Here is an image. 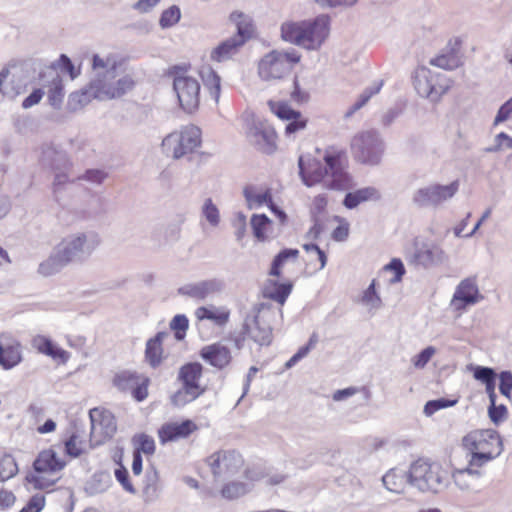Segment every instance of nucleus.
<instances>
[{
    "instance_id": "1",
    "label": "nucleus",
    "mask_w": 512,
    "mask_h": 512,
    "mask_svg": "<svg viewBox=\"0 0 512 512\" xmlns=\"http://www.w3.org/2000/svg\"><path fill=\"white\" fill-rule=\"evenodd\" d=\"M101 239L95 231L76 232L64 237L47 259L38 266L43 277L53 276L69 264H83L99 247Z\"/></svg>"
},
{
    "instance_id": "2",
    "label": "nucleus",
    "mask_w": 512,
    "mask_h": 512,
    "mask_svg": "<svg viewBox=\"0 0 512 512\" xmlns=\"http://www.w3.org/2000/svg\"><path fill=\"white\" fill-rule=\"evenodd\" d=\"M342 152H326L323 160L304 156L298 158L299 176L307 187L323 182L331 190H347L351 187V176L344 164Z\"/></svg>"
},
{
    "instance_id": "3",
    "label": "nucleus",
    "mask_w": 512,
    "mask_h": 512,
    "mask_svg": "<svg viewBox=\"0 0 512 512\" xmlns=\"http://www.w3.org/2000/svg\"><path fill=\"white\" fill-rule=\"evenodd\" d=\"M330 18L319 15L313 20L285 22L281 25L283 40L308 50H317L329 35Z\"/></svg>"
},
{
    "instance_id": "4",
    "label": "nucleus",
    "mask_w": 512,
    "mask_h": 512,
    "mask_svg": "<svg viewBox=\"0 0 512 512\" xmlns=\"http://www.w3.org/2000/svg\"><path fill=\"white\" fill-rule=\"evenodd\" d=\"M462 442L471 454L470 466L481 467L498 457L503 451L500 435L491 429L470 432Z\"/></svg>"
},
{
    "instance_id": "5",
    "label": "nucleus",
    "mask_w": 512,
    "mask_h": 512,
    "mask_svg": "<svg viewBox=\"0 0 512 512\" xmlns=\"http://www.w3.org/2000/svg\"><path fill=\"white\" fill-rule=\"evenodd\" d=\"M39 162L43 168L49 169L54 173L52 183L53 195L57 202L60 201L59 194L69 183L74 182L70 175L72 163L68 154L53 145L44 144L41 147Z\"/></svg>"
},
{
    "instance_id": "6",
    "label": "nucleus",
    "mask_w": 512,
    "mask_h": 512,
    "mask_svg": "<svg viewBox=\"0 0 512 512\" xmlns=\"http://www.w3.org/2000/svg\"><path fill=\"white\" fill-rule=\"evenodd\" d=\"M408 484L420 492L438 493L445 487V472L437 463L424 459L413 462L407 472Z\"/></svg>"
},
{
    "instance_id": "7",
    "label": "nucleus",
    "mask_w": 512,
    "mask_h": 512,
    "mask_svg": "<svg viewBox=\"0 0 512 512\" xmlns=\"http://www.w3.org/2000/svg\"><path fill=\"white\" fill-rule=\"evenodd\" d=\"M300 59L301 55L293 48L288 51L273 50L260 60L258 74L265 81L282 79Z\"/></svg>"
},
{
    "instance_id": "8",
    "label": "nucleus",
    "mask_w": 512,
    "mask_h": 512,
    "mask_svg": "<svg viewBox=\"0 0 512 512\" xmlns=\"http://www.w3.org/2000/svg\"><path fill=\"white\" fill-rule=\"evenodd\" d=\"M201 145V130L195 125L183 127L180 131L168 134L162 140V151L173 159H180L193 153Z\"/></svg>"
},
{
    "instance_id": "9",
    "label": "nucleus",
    "mask_w": 512,
    "mask_h": 512,
    "mask_svg": "<svg viewBox=\"0 0 512 512\" xmlns=\"http://www.w3.org/2000/svg\"><path fill=\"white\" fill-rule=\"evenodd\" d=\"M413 83L419 96L434 103L438 102L451 87V81L445 74L426 67L416 70Z\"/></svg>"
},
{
    "instance_id": "10",
    "label": "nucleus",
    "mask_w": 512,
    "mask_h": 512,
    "mask_svg": "<svg viewBox=\"0 0 512 512\" xmlns=\"http://www.w3.org/2000/svg\"><path fill=\"white\" fill-rule=\"evenodd\" d=\"M383 151V142L376 131L361 132L351 141L352 155L362 164L372 166L379 164Z\"/></svg>"
},
{
    "instance_id": "11",
    "label": "nucleus",
    "mask_w": 512,
    "mask_h": 512,
    "mask_svg": "<svg viewBox=\"0 0 512 512\" xmlns=\"http://www.w3.org/2000/svg\"><path fill=\"white\" fill-rule=\"evenodd\" d=\"M93 78L90 80V88L94 91V97L97 100H109V96H105L106 90L112 88L117 76V63L110 58H101L98 54H94L92 58Z\"/></svg>"
},
{
    "instance_id": "12",
    "label": "nucleus",
    "mask_w": 512,
    "mask_h": 512,
    "mask_svg": "<svg viewBox=\"0 0 512 512\" xmlns=\"http://www.w3.org/2000/svg\"><path fill=\"white\" fill-rule=\"evenodd\" d=\"M459 190V181L447 185L431 184L417 189L412 196V203L418 208H438L452 199Z\"/></svg>"
},
{
    "instance_id": "13",
    "label": "nucleus",
    "mask_w": 512,
    "mask_h": 512,
    "mask_svg": "<svg viewBox=\"0 0 512 512\" xmlns=\"http://www.w3.org/2000/svg\"><path fill=\"white\" fill-rule=\"evenodd\" d=\"M173 89L177 94L180 107L186 113H193L200 104V83L188 75H177L173 80Z\"/></svg>"
},
{
    "instance_id": "14",
    "label": "nucleus",
    "mask_w": 512,
    "mask_h": 512,
    "mask_svg": "<svg viewBox=\"0 0 512 512\" xmlns=\"http://www.w3.org/2000/svg\"><path fill=\"white\" fill-rule=\"evenodd\" d=\"M207 465L215 478L231 477L244 464L242 455L235 450H220L206 459Z\"/></svg>"
},
{
    "instance_id": "15",
    "label": "nucleus",
    "mask_w": 512,
    "mask_h": 512,
    "mask_svg": "<svg viewBox=\"0 0 512 512\" xmlns=\"http://www.w3.org/2000/svg\"><path fill=\"white\" fill-rule=\"evenodd\" d=\"M248 142L258 151L272 154L276 150V133L274 128L265 121H253L246 131Z\"/></svg>"
},
{
    "instance_id": "16",
    "label": "nucleus",
    "mask_w": 512,
    "mask_h": 512,
    "mask_svg": "<svg viewBox=\"0 0 512 512\" xmlns=\"http://www.w3.org/2000/svg\"><path fill=\"white\" fill-rule=\"evenodd\" d=\"M148 377L132 371H121L113 379L114 386L121 392L131 393L137 402H142L148 396Z\"/></svg>"
},
{
    "instance_id": "17",
    "label": "nucleus",
    "mask_w": 512,
    "mask_h": 512,
    "mask_svg": "<svg viewBox=\"0 0 512 512\" xmlns=\"http://www.w3.org/2000/svg\"><path fill=\"white\" fill-rule=\"evenodd\" d=\"M483 296L479 291L477 277L471 276L463 279L456 287L451 305L456 310L465 309L467 306L475 305Z\"/></svg>"
},
{
    "instance_id": "18",
    "label": "nucleus",
    "mask_w": 512,
    "mask_h": 512,
    "mask_svg": "<svg viewBox=\"0 0 512 512\" xmlns=\"http://www.w3.org/2000/svg\"><path fill=\"white\" fill-rule=\"evenodd\" d=\"M23 360L22 345L11 333H0V367L11 370Z\"/></svg>"
},
{
    "instance_id": "19",
    "label": "nucleus",
    "mask_w": 512,
    "mask_h": 512,
    "mask_svg": "<svg viewBox=\"0 0 512 512\" xmlns=\"http://www.w3.org/2000/svg\"><path fill=\"white\" fill-rule=\"evenodd\" d=\"M241 334L260 346H268L272 342V328L259 315H248L245 318Z\"/></svg>"
},
{
    "instance_id": "20",
    "label": "nucleus",
    "mask_w": 512,
    "mask_h": 512,
    "mask_svg": "<svg viewBox=\"0 0 512 512\" xmlns=\"http://www.w3.org/2000/svg\"><path fill=\"white\" fill-rule=\"evenodd\" d=\"M91 421V435L99 433L103 439L112 438L117 430L113 414L107 410L93 408L89 411Z\"/></svg>"
},
{
    "instance_id": "21",
    "label": "nucleus",
    "mask_w": 512,
    "mask_h": 512,
    "mask_svg": "<svg viewBox=\"0 0 512 512\" xmlns=\"http://www.w3.org/2000/svg\"><path fill=\"white\" fill-rule=\"evenodd\" d=\"M197 429L193 421L187 419L181 423L171 422L163 424L158 430V436L162 444L187 438Z\"/></svg>"
},
{
    "instance_id": "22",
    "label": "nucleus",
    "mask_w": 512,
    "mask_h": 512,
    "mask_svg": "<svg viewBox=\"0 0 512 512\" xmlns=\"http://www.w3.org/2000/svg\"><path fill=\"white\" fill-rule=\"evenodd\" d=\"M200 356L205 362L218 369L228 366L232 359L230 349L221 343L203 347Z\"/></svg>"
},
{
    "instance_id": "23",
    "label": "nucleus",
    "mask_w": 512,
    "mask_h": 512,
    "mask_svg": "<svg viewBox=\"0 0 512 512\" xmlns=\"http://www.w3.org/2000/svg\"><path fill=\"white\" fill-rule=\"evenodd\" d=\"M222 288L223 284L221 281L211 279L196 284L184 285L178 289V293L194 299L204 300L210 294L220 292Z\"/></svg>"
},
{
    "instance_id": "24",
    "label": "nucleus",
    "mask_w": 512,
    "mask_h": 512,
    "mask_svg": "<svg viewBox=\"0 0 512 512\" xmlns=\"http://www.w3.org/2000/svg\"><path fill=\"white\" fill-rule=\"evenodd\" d=\"M414 260L417 264L428 268L446 262L448 256L444 250L437 245H423L416 249Z\"/></svg>"
},
{
    "instance_id": "25",
    "label": "nucleus",
    "mask_w": 512,
    "mask_h": 512,
    "mask_svg": "<svg viewBox=\"0 0 512 512\" xmlns=\"http://www.w3.org/2000/svg\"><path fill=\"white\" fill-rule=\"evenodd\" d=\"M65 462L57 457L52 450L41 451L33 462V469L37 473H55L65 467Z\"/></svg>"
},
{
    "instance_id": "26",
    "label": "nucleus",
    "mask_w": 512,
    "mask_h": 512,
    "mask_svg": "<svg viewBox=\"0 0 512 512\" xmlns=\"http://www.w3.org/2000/svg\"><path fill=\"white\" fill-rule=\"evenodd\" d=\"M31 345L39 353L49 356L53 359H58L62 363L69 360L70 354L64 349L56 346L54 342L44 335H36L31 341Z\"/></svg>"
},
{
    "instance_id": "27",
    "label": "nucleus",
    "mask_w": 512,
    "mask_h": 512,
    "mask_svg": "<svg viewBox=\"0 0 512 512\" xmlns=\"http://www.w3.org/2000/svg\"><path fill=\"white\" fill-rule=\"evenodd\" d=\"M168 337V333L160 331L146 342L145 360L152 368H157L163 361V341Z\"/></svg>"
},
{
    "instance_id": "28",
    "label": "nucleus",
    "mask_w": 512,
    "mask_h": 512,
    "mask_svg": "<svg viewBox=\"0 0 512 512\" xmlns=\"http://www.w3.org/2000/svg\"><path fill=\"white\" fill-rule=\"evenodd\" d=\"M202 371L203 367L199 362L186 363L179 369L178 380L182 386L205 391V388H202L199 384Z\"/></svg>"
},
{
    "instance_id": "29",
    "label": "nucleus",
    "mask_w": 512,
    "mask_h": 512,
    "mask_svg": "<svg viewBox=\"0 0 512 512\" xmlns=\"http://www.w3.org/2000/svg\"><path fill=\"white\" fill-rule=\"evenodd\" d=\"M381 198L380 192L375 187H364L353 192L346 193L343 205L347 209H355L359 204L366 201H378Z\"/></svg>"
},
{
    "instance_id": "30",
    "label": "nucleus",
    "mask_w": 512,
    "mask_h": 512,
    "mask_svg": "<svg viewBox=\"0 0 512 512\" xmlns=\"http://www.w3.org/2000/svg\"><path fill=\"white\" fill-rule=\"evenodd\" d=\"M230 19L235 23L237 29V33L232 37L242 46L253 34L252 20L248 15L238 11L231 13Z\"/></svg>"
},
{
    "instance_id": "31",
    "label": "nucleus",
    "mask_w": 512,
    "mask_h": 512,
    "mask_svg": "<svg viewBox=\"0 0 512 512\" xmlns=\"http://www.w3.org/2000/svg\"><path fill=\"white\" fill-rule=\"evenodd\" d=\"M241 45L233 37H229L222 41L210 53V59L216 62H224L235 55Z\"/></svg>"
},
{
    "instance_id": "32",
    "label": "nucleus",
    "mask_w": 512,
    "mask_h": 512,
    "mask_svg": "<svg viewBox=\"0 0 512 512\" xmlns=\"http://www.w3.org/2000/svg\"><path fill=\"white\" fill-rule=\"evenodd\" d=\"M382 482L384 487L393 493H401L407 481V472L398 469H390L383 477Z\"/></svg>"
},
{
    "instance_id": "33",
    "label": "nucleus",
    "mask_w": 512,
    "mask_h": 512,
    "mask_svg": "<svg viewBox=\"0 0 512 512\" xmlns=\"http://www.w3.org/2000/svg\"><path fill=\"white\" fill-rule=\"evenodd\" d=\"M292 289L293 284L290 281L279 282L278 280H270L269 287L266 289V295L269 299L283 305L291 294Z\"/></svg>"
},
{
    "instance_id": "34",
    "label": "nucleus",
    "mask_w": 512,
    "mask_h": 512,
    "mask_svg": "<svg viewBox=\"0 0 512 512\" xmlns=\"http://www.w3.org/2000/svg\"><path fill=\"white\" fill-rule=\"evenodd\" d=\"M243 195L249 209L258 208L264 204L268 206L273 199L270 189H266L263 193H256V188L252 185H248L243 189Z\"/></svg>"
},
{
    "instance_id": "35",
    "label": "nucleus",
    "mask_w": 512,
    "mask_h": 512,
    "mask_svg": "<svg viewBox=\"0 0 512 512\" xmlns=\"http://www.w3.org/2000/svg\"><path fill=\"white\" fill-rule=\"evenodd\" d=\"M461 56L459 53L451 48L446 53H442L430 60V64L445 70H453L461 65Z\"/></svg>"
},
{
    "instance_id": "36",
    "label": "nucleus",
    "mask_w": 512,
    "mask_h": 512,
    "mask_svg": "<svg viewBox=\"0 0 512 512\" xmlns=\"http://www.w3.org/2000/svg\"><path fill=\"white\" fill-rule=\"evenodd\" d=\"M383 86V81L374 82L371 86L364 89L359 95L357 101L346 111L345 118L351 117L356 111L367 104L372 96L378 94Z\"/></svg>"
},
{
    "instance_id": "37",
    "label": "nucleus",
    "mask_w": 512,
    "mask_h": 512,
    "mask_svg": "<svg viewBox=\"0 0 512 512\" xmlns=\"http://www.w3.org/2000/svg\"><path fill=\"white\" fill-rule=\"evenodd\" d=\"M251 228L254 237L260 241L264 242L268 239L267 231L272 224L270 218L265 214H254L251 217Z\"/></svg>"
},
{
    "instance_id": "38",
    "label": "nucleus",
    "mask_w": 512,
    "mask_h": 512,
    "mask_svg": "<svg viewBox=\"0 0 512 512\" xmlns=\"http://www.w3.org/2000/svg\"><path fill=\"white\" fill-rule=\"evenodd\" d=\"M204 393V390H196L182 386L170 397L171 404L175 407H183L186 404L196 400Z\"/></svg>"
},
{
    "instance_id": "39",
    "label": "nucleus",
    "mask_w": 512,
    "mask_h": 512,
    "mask_svg": "<svg viewBox=\"0 0 512 512\" xmlns=\"http://www.w3.org/2000/svg\"><path fill=\"white\" fill-rule=\"evenodd\" d=\"M92 99H96L94 97V91L90 88V84H88L85 88L80 91L73 92L70 94L68 99V108L71 111H77L88 103L91 102Z\"/></svg>"
},
{
    "instance_id": "40",
    "label": "nucleus",
    "mask_w": 512,
    "mask_h": 512,
    "mask_svg": "<svg viewBox=\"0 0 512 512\" xmlns=\"http://www.w3.org/2000/svg\"><path fill=\"white\" fill-rule=\"evenodd\" d=\"M135 86V81L130 75H125L114 81L112 88L106 90L105 96H109V100L117 99L131 91Z\"/></svg>"
},
{
    "instance_id": "41",
    "label": "nucleus",
    "mask_w": 512,
    "mask_h": 512,
    "mask_svg": "<svg viewBox=\"0 0 512 512\" xmlns=\"http://www.w3.org/2000/svg\"><path fill=\"white\" fill-rule=\"evenodd\" d=\"M299 255V250L294 248L282 249L272 260L269 274L271 276L279 277L281 275V268L289 259H296Z\"/></svg>"
},
{
    "instance_id": "42",
    "label": "nucleus",
    "mask_w": 512,
    "mask_h": 512,
    "mask_svg": "<svg viewBox=\"0 0 512 512\" xmlns=\"http://www.w3.org/2000/svg\"><path fill=\"white\" fill-rule=\"evenodd\" d=\"M63 98V81L62 78L57 73H55V76L52 78L48 89L49 104L58 109L62 104Z\"/></svg>"
},
{
    "instance_id": "43",
    "label": "nucleus",
    "mask_w": 512,
    "mask_h": 512,
    "mask_svg": "<svg viewBox=\"0 0 512 512\" xmlns=\"http://www.w3.org/2000/svg\"><path fill=\"white\" fill-rule=\"evenodd\" d=\"M251 490V486L244 482H229L225 484L221 489V495L223 498L228 500H234L241 496H244Z\"/></svg>"
},
{
    "instance_id": "44",
    "label": "nucleus",
    "mask_w": 512,
    "mask_h": 512,
    "mask_svg": "<svg viewBox=\"0 0 512 512\" xmlns=\"http://www.w3.org/2000/svg\"><path fill=\"white\" fill-rule=\"evenodd\" d=\"M18 473V466L15 459L10 454H4L0 457V482L14 477Z\"/></svg>"
},
{
    "instance_id": "45",
    "label": "nucleus",
    "mask_w": 512,
    "mask_h": 512,
    "mask_svg": "<svg viewBox=\"0 0 512 512\" xmlns=\"http://www.w3.org/2000/svg\"><path fill=\"white\" fill-rule=\"evenodd\" d=\"M134 443L136 444V448L134 452H138L140 455L142 453L146 455H152L155 452V442L154 439L147 434H139L133 438Z\"/></svg>"
},
{
    "instance_id": "46",
    "label": "nucleus",
    "mask_w": 512,
    "mask_h": 512,
    "mask_svg": "<svg viewBox=\"0 0 512 512\" xmlns=\"http://www.w3.org/2000/svg\"><path fill=\"white\" fill-rule=\"evenodd\" d=\"M181 18L180 8L176 5L169 7L164 10L159 19V25L161 28L166 29L174 26L179 22Z\"/></svg>"
},
{
    "instance_id": "47",
    "label": "nucleus",
    "mask_w": 512,
    "mask_h": 512,
    "mask_svg": "<svg viewBox=\"0 0 512 512\" xmlns=\"http://www.w3.org/2000/svg\"><path fill=\"white\" fill-rule=\"evenodd\" d=\"M202 216L212 227H217L220 223V212L211 198L205 199L202 206Z\"/></svg>"
},
{
    "instance_id": "48",
    "label": "nucleus",
    "mask_w": 512,
    "mask_h": 512,
    "mask_svg": "<svg viewBox=\"0 0 512 512\" xmlns=\"http://www.w3.org/2000/svg\"><path fill=\"white\" fill-rule=\"evenodd\" d=\"M269 105L271 107V110L275 113V115L282 120L290 121L291 119L300 116V111L292 109L285 102L274 103L270 101Z\"/></svg>"
},
{
    "instance_id": "49",
    "label": "nucleus",
    "mask_w": 512,
    "mask_h": 512,
    "mask_svg": "<svg viewBox=\"0 0 512 512\" xmlns=\"http://www.w3.org/2000/svg\"><path fill=\"white\" fill-rule=\"evenodd\" d=\"M188 326V318L183 314H178L174 316L170 322V328L174 331V335L177 340L184 339Z\"/></svg>"
},
{
    "instance_id": "50",
    "label": "nucleus",
    "mask_w": 512,
    "mask_h": 512,
    "mask_svg": "<svg viewBox=\"0 0 512 512\" xmlns=\"http://www.w3.org/2000/svg\"><path fill=\"white\" fill-rule=\"evenodd\" d=\"M362 301L363 303L369 305L371 308L374 309H378L381 307L382 301L376 292L375 280H373L368 286V288L364 291Z\"/></svg>"
},
{
    "instance_id": "51",
    "label": "nucleus",
    "mask_w": 512,
    "mask_h": 512,
    "mask_svg": "<svg viewBox=\"0 0 512 512\" xmlns=\"http://www.w3.org/2000/svg\"><path fill=\"white\" fill-rule=\"evenodd\" d=\"M495 145L485 148L487 153L499 152L503 148L512 149V137L505 132H500L494 138Z\"/></svg>"
},
{
    "instance_id": "52",
    "label": "nucleus",
    "mask_w": 512,
    "mask_h": 512,
    "mask_svg": "<svg viewBox=\"0 0 512 512\" xmlns=\"http://www.w3.org/2000/svg\"><path fill=\"white\" fill-rule=\"evenodd\" d=\"M204 83L207 87H209L211 96L216 101H218L221 87L220 77L218 76V74L210 69L208 71L207 77L204 78Z\"/></svg>"
},
{
    "instance_id": "53",
    "label": "nucleus",
    "mask_w": 512,
    "mask_h": 512,
    "mask_svg": "<svg viewBox=\"0 0 512 512\" xmlns=\"http://www.w3.org/2000/svg\"><path fill=\"white\" fill-rule=\"evenodd\" d=\"M436 349L433 346H428L421 350L417 355L412 358V363L415 368L422 369L427 363L431 360L432 356L435 354Z\"/></svg>"
},
{
    "instance_id": "54",
    "label": "nucleus",
    "mask_w": 512,
    "mask_h": 512,
    "mask_svg": "<svg viewBox=\"0 0 512 512\" xmlns=\"http://www.w3.org/2000/svg\"><path fill=\"white\" fill-rule=\"evenodd\" d=\"M473 377L481 383H486L497 378L496 371L486 366H475L473 368Z\"/></svg>"
},
{
    "instance_id": "55",
    "label": "nucleus",
    "mask_w": 512,
    "mask_h": 512,
    "mask_svg": "<svg viewBox=\"0 0 512 512\" xmlns=\"http://www.w3.org/2000/svg\"><path fill=\"white\" fill-rule=\"evenodd\" d=\"M184 222V217L181 216L177 224H169L164 231L165 243H174L179 240L181 233V223Z\"/></svg>"
},
{
    "instance_id": "56",
    "label": "nucleus",
    "mask_w": 512,
    "mask_h": 512,
    "mask_svg": "<svg viewBox=\"0 0 512 512\" xmlns=\"http://www.w3.org/2000/svg\"><path fill=\"white\" fill-rule=\"evenodd\" d=\"M115 478L122 485V487L129 493H135L136 490L129 479L128 470L120 465L117 469H115Z\"/></svg>"
},
{
    "instance_id": "57",
    "label": "nucleus",
    "mask_w": 512,
    "mask_h": 512,
    "mask_svg": "<svg viewBox=\"0 0 512 512\" xmlns=\"http://www.w3.org/2000/svg\"><path fill=\"white\" fill-rule=\"evenodd\" d=\"M499 378V391L506 398H510L512 391V372L502 371L498 375Z\"/></svg>"
},
{
    "instance_id": "58",
    "label": "nucleus",
    "mask_w": 512,
    "mask_h": 512,
    "mask_svg": "<svg viewBox=\"0 0 512 512\" xmlns=\"http://www.w3.org/2000/svg\"><path fill=\"white\" fill-rule=\"evenodd\" d=\"M384 269L394 272V278L392 279L393 283L399 282L405 274L404 264L398 258H393L387 265H385Z\"/></svg>"
},
{
    "instance_id": "59",
    "label": "nucleus",
    "mask_w": 512,
    "mask_h": 512,
    "mask_svg": "<svg viewBox=\"0 0 512 512\" xmlns=\"http://www.w3.org/2000/svg\"><path fill=\"white\" fill-rule=\"evenodd\" d=\"M512 117V97L502 104L495 116L493 125L496 126Z\"/></svg>"
},
{
    "instance_id": "60",
    "label": "nucleus",
    "mask_w": 512,
    "mask_h": 512,
    "mask_svg": "<svg viewBox=\"0 0 512 512\" xmlns=\"http://www.w3.org/2000/svg\"><path fill=\"white\" fill-rule=\"evenodd\" d=\"M45 506V496L42 494L33 495L27 504L22 508L25 512H41Z\"/></svg>"
},
{
    "instance_id": "61",
    "label": "nucleus",
    "mask_w": 512,
    "mask_h": 512,
    "mask_svg": "<svg viewBox=\"0 0 512 512\" xmlns=\"http://www.w3.org/2000/svg\"><path fill=\"white\" fill-rule=\"evenodd\" d=\"M488 415L490 420L497 425L505 419L507 415V408L503 404L489 406Z\"/></svg>"
},
{
    "instance_id": "62",
    "label": "nucleus",
    "mask_w": 512,
    "mask_h": 512,
    "mask_svg": "<svg viewBox=\"0 0 512 512\" xmlns=\"http://www.w3.org/2000/svg\"><path fill=\"white\" fill-rule=\"evenodd\" d=\"M65 452L73 458L79 457L82 454L83 450L78 446V436L76 434H72L65 441Z\"/></svg>"
},
{
    "instance_id": "63",
    "label": "nucleus",
    "mask_w": 512,
    "mask_h": 512,
    "mask_svg": "<svg viewBox=\"0 0 512 512\" xmlns=\"http://www.w3.org/2000/svg\"><path fill=\"white\" fill-rule=\"evenodd\" d=\"M26 480L31 483L35 489L44 490L52 487L55 484V481H51L46 479L43 476L30 474L26 476Z\"/></svg>"
},
{
    "instance_id": "64",
    "label": "nucleus",
    "mask_w": 512,
    "mask_h": 512,
    "mask_svg": "<svg viewBox=\"0 0 512 512\" xmlns=\"http://www.w3.org/2000/svg\"><path fill=\"white\" fill-rule=\"evenodd\" d=\"M306 124L307 120L301 115L299 117H295L287 123L285 127V133L287 136L295 134L296 132L303 130L306 127Z\"/></svg>"
}]
</instances>
